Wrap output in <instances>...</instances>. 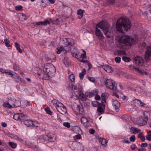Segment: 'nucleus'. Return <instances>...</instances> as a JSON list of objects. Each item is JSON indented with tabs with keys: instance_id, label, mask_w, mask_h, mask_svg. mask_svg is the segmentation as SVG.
I'll use <instances>...</instances> for the list:
<instances>
[{
	"instance_id": "obj_1",
	"label": "nucleus",
	"mask_w": 151,
	"mask_h": 151,
	"mask_svg": "<svg viewBox=\"0 0 151 151\" xmlns=\"http://www.w3.org/2000/svg\"><path fill=\"white\" fill-rule=\"evenodd\" d=\"M131 27L130 22L127 18H121L118 19L116 23V28L119 32L123 33Z\"/></svg>"
},
{
	"instance_id": "obj_2",
	"label": "nucleus",
	"mask_w": 151,
	"mask_h": 151,
	"mask_svg": "<svg viewBox=\"0 0 151 151\" xmlns=\"http://www.w3.org/2000/svg\"><path fill=\"white\" fill-rule=\"evenodd\" d=\"M118 41L120 44H124L125 45L130 46L136 43L138 41V39L136 36L133 38L124 35L120 37Z\"/></svg>"
},
{
	"instance_id": "obj_3",
	"label": "nucleus",
	"mask_w": 151,
	"mask_h": 151,
	"mask_svg": "<svg viewBox=\"0 0 151 151\" xmlns=\"http://www.w3.org/2000/svg\"><path fill=\"white\" fill-rule=\"evenodd\" d=\"M44 73V76L46 80L49 78L54 76L56 71L54 66L50 63L46 64L43 68Z\"/></svg>"
},
{
	"instance_id": "obj_4",
	"label": "nucleus",
	"mask_w": 151,
	"mask_h": 151,
	"mask_svg": "<svg viewBox=\"0 0 151 151\" xmlns=\"http://www.w3.org/2000/svg\"><path fill=\"white\" fill-rule=\"evenodd\" d=\"M51 106L53 109H56L61 114L65 113L67 111L66 108L64 105L57 100H52Z\"/></svg>"
},
{
	"instance_id": "obj_5",
	"label": "nucleus",
	"mask_w": 151,
	"mask_h": 151,
	"mask_svg": "<svg viewBox=\"0 0 151 151\" xmlns=\"http://www.w3.org/2000/svg\"><path fill=\"white\" fill-rule=\"evenodd\" d=\"M150 115V114L149 112L145 111L142 115L139 116L134 119V123L140 126L146 124Z\"/></svg>"
},
{
	"instance_id": "obj_6",
	"label": "nucleus",
	"mask_w": 151,
	"mask_h": 151,
	"mask_svg": "<svg viewBox=\"0 0 151 151\" xmlns=\"http://www.w3.org/2000/svg\"><path fill=\"white\" fill-rule=\"evenodd\" d=\"M105 85L106 87L110 89L113 90L117 92L119 91L117 89V85L115 82L111 79L106 80V81Z\"/></svg>"
},
{
	"instance_id": "obj_7",
	"label": "nucleus",
	"mask_w": 151,
	"mask_h": 151,
	"mask_svg": "<svg viewBox=\"0 0 151 151\" xmlns=\"http://www.w3.org/2000/svg\"><path fill=\"white\" fill-rule=\"evenodd\" d=\"M72 88L74 90V93L76 96L80 98L83 101L86 100V98L83 92L77 89L75 85H72Z\"/></svg>"
},
{
	"instance_id": "obj_8",
	"label": "nucleus",
	"mask_w": 151,
	"mask_h": 151,
	"mask_svg": "<svg viewBox=\"0 0 151 151\" xmlns=\"http://www.w3.org/2000/svg\"><path fill=\"white\" fill-rule=\"evenodd\" d=\"M109 25L108 23L106 21H102L96 25V28H100L102 29L103 31L104 29L105 30L106 29H109Z\"/></svg>"
},
{
	"instance_id": "obj_9",
	"label": "nucleus",
	"mask_w": 151,
	"mask_h": 151,
	"mask_svg": "<svg viewBox=\"0 0 151 151\" xmlns=\"http://www.w3.org/2000/svg\"><path fill=\"white\" fill-rule=\"evenodd\" d=\"M106 37L110 39L111 41L113 40V33L111 27H109V29H106L105 30L104 29L103 32Z\"/></svg>"
},
{
	"instance_id": "obj_10",
	"label": "nucleus",
	"mask_w": 151,
	"mask_h": 151,
	"mask_svg": "<svg viewBox=\"0 0 151 151\" xmlns=\"http://www.w3.org/2000/svg\"><path fill=\"white\" fill-rule=\"evenodd\" d=\"M76 108L77 110V111H74L73 112L76 115L81 116L85 115V113L84 109L82 106L78 105Z\"/></svg>"
},
{
	"instance_id": "obj_11",
	"label": "nucleus",
	"mask_w": 151,
	"mask_h": 151,
	"mask_svg": "<svg viewBox=\"0 0 151 151\" xmlns=\"http://www.w3.org/2000/svg\"><path fill=\"white\" fill-rule=\"evenodd\" d=\"M151 56V45L147 46V50L145 52V60L147 62H149Z\"/></svg>"
},
{
	"instance_id": "obj_12",
	"label": "nucleus",
	"mask_w": 151,
	"mask_h": 151,
	"mask_svg": "<svg viewBox=\"0 0 151 151\" xmlns=\"http://www.w3.org/2000/svg\"><path fill=\"white\" fill-rule=\"evenodd\" d=\"M134 62L138 66H142L143 65L144 61L142 58L140 56H137L134 59Z\"/></svg>"
},
{
	"instance_id": "obj_13",
	"label": "nucleus",
	"mask_w": 151,
	"mask_h": 151,
	"mask_svg": "<svg viewBox=\"0 0 151 151\" xmlns=\"http://www.w3.org/2000/svg\"><path fill=\"white\" fill-rule=\"evenodd\" d=\"M95 35L100 40H102L104 38L101 31L98 28H96Z\"/></svg>"
},
{
	"instance_id": "obj_14",
	"label": "nucleus",
	"mask_w": 151,
	"mask_h": 151,
	"mask_svg": "<svg viewBox=\"0 0 151 151\" xmlns=\"http://www.w3.org/2000/svg\"><path fill=\"white\" fill-rule=\"evenodd\" d=\"M13 118L15 120H22L25 118V116L24 114L22 113H16L14 115Z\"/></svg>"
},
{
	"instance_id": "obj_15",
	"label": "nucleus",
	"mask_w": 151,
	"mask_h": 151,
	"mask_svg": "<svg viewBox=\"0 0 151 151\" xmlns=\"http://www.w3.org/2000/svg\"><path fill=\"white\" fill-rule=\"evenodd\" d=\"M134 69L139 73H140L142 75L146 76L151 78V74L147 72L146 71L140 70L138 68H134Z\"/></svg>"
},
{
	"instance_id": "obj_16",
	"label": "nucleus",
	"mask_w": 151,
	"mask_h": 151,
	"mask_svg": "<svg viewBox=\"0 0 151 151\" xmlns=\"http://www.w3.org/2000/svg\"><path fill=\"white\" fill-rule=\"evenodd\" d=\"M52 20L50 18H48L45 19L44 21L39 22L36 23L37 25H45L47 24H50L52 22Z\"/></svg>"
},
{
	"instance_id": "obj_17",
	"label": "nucleus",
	"mask_w": 151,
	"mask_h": 151,
	"mask_svg": "<svg viewBox=\"0 0 151 151\" xmlns=\"http://www.w3.org/2000/svg\"><path fill=\"white\" fill-rule=\"evenodd\" d=\"M112 103L113 106L115 109L116 111L118 110L120 106L119 102L116 99H113Z\"/></svg>"
},
{
	"instance_id": "obj_18",
	"label": "nucleus",
	"mask_w": 151,
	"mask_h": 151,
	"mask_svg": "<svg viewBox=\"0 0 151 151\" xmlns=\"http://www.w3.org/2000/svg\"><path fill=\"white\" fill-rule=\"evenodd\" d=\"M103 68L104 70L108 73H112L113 71V68L107 65H102Z\"/></svg>"
},
{
	"instance_id": "obj_19",
	"label": "nucleus",
	"mask_w": 151,
	"mask_h": 151,
	"mask_svg": "<svg viewBox=\"0 0 151 151\" xmlns=\"http://www.w3.org/2000/svg\"><path fill=\"white\" fill-rule=\"evenodd\" d=\"M81 123L87 127L89 123V119L85 116H82L81 119Z\"/></svg>"
},
{
	"instance_id": "obj_20",
	"label": "nucleus",
	"mask_w": 151,
	"mask_h": 151,
	"mask_svg": "<svg viewBox=\"0 0 151 151\" xmlns=\"http://www.w3.org/2000/svg\"><path fill=\"white\" fill-rule=\"evenodd\" d=\"M49 137L47 135H45L40 136L37 139L39 142L48 141Z\"/></svg>"
},
{
	"instance_id": "obj_21",
	"label": "nucleus",
	"mask_w": 151,
	"mask_h": 151,
	"mask_svg": "<svg viewBox=\"0 0 151 151\" xmlns=\"http://www.w3.org/2000/svg\"><path fill=\"white\" fill-rule=\"evenodd\" d=\"M78 143L75 142L73 141H70L69 145L70 147L72 149L76 150Z\"/></svg>"
},
{
	"instance_id": "obj_22",
	"label": "nucleus",
	"mask_w": 151,
	"mask_h": 151,
	"mask_svg": "<svg viewBox=\"0 0 151 151\" xmlns=\"http://www.w3.org/2000/svg\"><path fill=\"white\" fill-rule=\"evenodd\" d=\"M130 131L133 134H137L140 132L141 130L137 128L132 127L130 129Z\"/></svg>"
},
{
	"instance_id": "obj_23",
	"label": "nucleus",
	"mask_w": 151,
	"mask_h": 151,
	"mask_svg": "<svg viewBox=\"0 0 151 151\" xmlns=\"http://www.w3.org/2000/svg\"><path fill=\"white\" fill-rule=\"evenodd\" d=\"M24 124L27 127L32 126V121L30 119H27L24 122Z\"/></svg>"
},
{
	"instance_id": "obj_24",
	"label": "nucleus",
	"mask_w": 151,
	"mask_h": 151,
	"mask_svg": "<svg viewBox=\"0 0 151 151\" xmlns=\"http://www.w3.org/2000/svg\"><path fill=\"white\" fill-rule=\"evenodd\" d=\"M69 40V39L67 40L66 38H64L63 40L64 41L63 43L66 46H68V45H73L74 44L73 42H70Z\"/></svg>"
},
{
	"instance_id": "obj_25",
	"label": "nucleus",
	"mask_w": 151,
	"mask_h": 151,
	"mask_svg": "<svg viewBox=\"0 0 151 151\" xmlns=\"http://www.w3.org/2000/svg\"><path fill=\"white\" fill-rule=\"evenodd\" d=\"M105 105L103 104L101 106H99L97 108V111L99 113H101L103 112L104 111Z\"/></svg>"
},
{
	"instance_id": "obj_26",
	"label": "nucleus",
	"mask_w": 151,
	"mask_h": 151,
	"mask_svg": "<svg viewBox=\"0 0 151 151\" xmlns=\"http://www.w3.org/2000/svg\"><path fill=\"white\" fill-rule=\"evenodd\" d=\"M86 73V71L85 69H83L82 71L79 74L80 78L81 79H83L85 74Z\"/></svg>"
},
{
	"instance_id": "obj_27",
	"label": "nucleus",
	"mask_w": 151,
	"mask_h": 151,
	"mask_svg": "<svg viewBox=\"0 0 151 151\" xmlns=\"http://www.w3.org/2000/svg\"><path fill=\"white\" fill-rule=\"evenodd\" d=\"M73 131L74 132L78 133H81L82 132L80 128L78 126H75L74 127Z\"/></svg>"
},
{
	"instance_id": "obj_28",
	"label": "nucleus",
	"mask_w": 151,
	"mask_h": 151,
	"mask_svg": "<svg viewBox=\"0 0 151 151\" xmlns=\"http://www.w3.org/2000/svg\"><path fill=\"white\" fill-rule=\"evenodd\" d=\"M15 46L18 52L20 53H22V49L20 48L19 45L17 42L14 43Z\"/></svg>"
},
{
	"instance_id": "obj_29",
	"label": "nucleus",
	"mask_w": 151,
	"mask_h": 151,
	"mask_svg": "<svg viewBox=\"0 0 151 151\" xmlns=\"http://www.w3.org/2000/svg\"><path fill=\"white\" fill-rule=\"evenodd\" d=\"M99 142L103 145H106L107 143V141L105 139L100 138L99 139Z\"/></svg>"
},
{
	"instance_id": "obj_30",
	"label": "nucleus",
	"mask_w": 151,
	"mask_h": 151,
	"mask_svg": "<svg viewBox=\"0 0 151 151\" xmlns=\"http://www.w3.org/2000/svg\"><path fill=\"white\" fill-rule=\"evenodd\" d=\"M82 51L83 52V53L82 54H80V55H79V57H80V58L85 59L86 58V52L83 50H82Z\"/></svg>"
},
{
	"instance_id": "obj_31",
	"label": "nucleus",
	"mask_w": 151,
	"mask_h": 151,
	"mask_svg": "<svg viewBox=\"0 0 151 151\" xmlns=\"http://www.w3.org/2000/svg\"><path fill=\"white\" fill-rule=\"evenodd\" d=\"M11 101V104H12L14 105H19V106L20 105V102L19 101H16L14 99H9Z\"/></svg>"
},
{
	"instance_id": "obj_32",
	"label": "nucleus",
	"mask_w": 151,
	"mask_h": 151,
	"mask_svg": "<svg viewBox=\"0 0 151 151\" xmlns=\"http://www.w3.org/2000/svg\"><path fill=\"white\" fill-rule=\"evenodd\" d=\"M132 103L133 105L137 107H139V103H140L139 100L135 99L132 101Z\"/></svg>"
},
{
	"instance_id": "obj_33",
	"label": "nucleus",
	"mask_w": 151,
	"mask_h": 151,
	"mask_svg": "<svg viewBox=\"0 0 151 151\" xmlns=\"http://www.w3.org/2000/svg\"><path fill=\"white\" fill-rule=\"evenodd\" d=\"M146 46V44L144 42L141 43L139 46V47L141 50H143L145 48Z\"/></svg>"
},
{
	"instance_id": "obj_34",
	"label": "nucleus",
	"mask_w": 151,
	"mask_h": 151,
	"mask_svg": "<svg viewBox=\"0 0 151 151\" xmlns=\"http://www.w3.org/2000/svg\"><path fill=\"white\" fill-rule=\"evenodd\" d=\"M77 14L79 16V18H82L83 15V11L81 9H79L77 12Z\"/></svg>"
},
{
	"instance_id": "obj_35",
	"label": "nucleus",
	"mask_w": 151,
	"mask_h": 151,
	"mask_svg": "<svg viewBox=\"0 0 151 151\" xmlns=\"http://www.w3.org/2000/svg\"><path fill=\"white\" fill-rule=\"evenodd\" d=\"M108 94L107 93H104L102 94L101 97L102 98L103 100H104V101L102 102L103 103L106 102L105 99L108 97Z\"/></svg>"
},
{
	"instance_id": "obj_36",
	"label": "nucleus",
	"mask_w": 151,
	"mask_h": 151,
	"mask_svg": "<svg viewBox=\"0 0 151 151\" xmlns=\"http://www.w3.org/2000/svg\"><path fill=\"white\" fill-rule=\"evenodd\" d=\"M117 55H126V54L125 51L124 50H118L117 51Z\"/></svg>"
},
{
	"instance_id": "obj_37",
	"label": "nucleus",
	"mask_w": 151,
	"mask_h": 151,
	"mask_svg": "<svg viewBox=\"0 0 151 151\" xmlns=\"http://www.w3.org/2000/svg\"><path fill=\"white\" fill-rule=\"evenodd\" d=\"M19 19L21 21L24 20L26 19V16L24 13H21L19 15Z\"/></svg>"
},
{
	"instance_id": "obj_38",
	"label": "nucleus",
	"mask_w": 151,
	"mask_h": 151,
	"mask_svg": "<svg viewBox=\"0 0 151 151\" xmlns=\"http://www.w3.org/2000/svg\"><path fill=\"white\" fill-rule=\"evenodd\" d=\"M83 150V147L80 144L78 143L76 149L77 151H82Z\"/></svg>"
},
{
	"instance_id": "obj_39",
	"label": "nucleus",
	"mask_w": 151,
	"mask_h": 151,
	"mask_svg": "<svg viewBox=\"0 0 151 151\" xmlns=\"http://www.w3.org/2000/svg\"><path fill=\"white\" fill-rule=\"evenodd\" d=\"M9 145L13 148H15L17 146V144L14 142H9Z\"/></svg>"
},
{
	"instance_id": "obj_40",
	"label": "nucleus",
	"mask_w": 151,
	"mask_h": 151,
	"mask_svg": "<svg viewBox=\"0 0 151 151\" xmlns=\"http://www.w3.org/2000/svg\"><path fill=\"white\" fill-rule=\"evenodd\" d=\"M72 55L73 56L76 58H77V60L79 59V55H80V52H78L76 53H72Z\"/></svg>"
},
{
	"instance_id": "obj_41",
	"label": "nucleus",
	"mask_w": 151,
	"mask_h": 151,
	"mask_svg": "<svg viewBox=\"0 0 151 151\" xmlns=\"http://www.w3.org/2000/svg\"><path fill=\"white\" fill-rule=\"evenodd\" d=\"M64 49V48L63 47H61L57 48L56 50V51L57 53L60 54Z\"/></svg>"
},
{
	"instance_id": "obj_42",
	"label": "nucleus",
	"mask_w": 151,
	"mask_h": 151,
	"mask_svg": "<svg viewBox=\"0 0 151 151\" xmlns=\"http://www.w3.org/2000/svg\"><path fill=\"white\" fill-rule=\"evenodd\" d=\"M3 106L6 108H11L10 107L12 106V105H9V104L8 102H5L3 103Z\"/></svg>"
},
{
	"instance_id": "obj_43",
	"label": "nucleus",
	"mask_w": 151,
	"mask_h": 151,
	"mask_svg": "<svg viewBox=\"0 0 151 151\" xmlns=\"http://www.w3.org/2000/svg\"><path fill=\"white\" fill-rule=\"evenodd\" d=\"M84 96L86 97H86H91L93 96L92 93V92H87L85 93V95L84 94Z\"/></svg>"
},
{
	"instance_id": "obj_44",
	"label": "nucleus",
	"mask_w": 151,
	"mask_h": 151,
	"mask_svg": "<svg viewBox=\"0 0 151 151\" xmlns=\"http://www.w3.org/2000/svg\"><path fill=\"white\" fill-rule=\"evenodd\" d=\"M39 125L40 123L36 121H32V126L38 127L39 126Z\"/></svg>"
},
{
	"instance_id": "obj_45",
	"label": "nucleus",
	"mask_w": 151,
	"mask_h": 151,
	"mask_svg": "<svg viewBox=\"0 0 151 151\" xmlns=\"http://www.w3.org/2000/svg\"><path fill=\"white\" fill-rule=\"evenodd\" d=\"M69 79L72 82H74L75 81V76L73 74H72L70 75Z\"/></svg>"
},
{
	"instance_id": "obj_46",
	"label": "nucleus",
	"mask_w": 151,
	"mask_h": 151,
	"mask_svg": "<svg viewBox=\"0 0 151 151\" xmlns=\"http://www.w3.org/2000/svg\"><path fill=\"white\" fill-rule=\"evenodd\" d=\"M122 59L125 62H129L131 60V59L129 58L126 56L123 57Z\"/></svg>"
},
{
	"instance_id": "obj_47",
	"label": "nucleus",
	"mask_w": 151,
	"mask_h": 151,
	"mask_svg": "<svg viewBox=\"0 0 151 151\" xmlns=\"http://www.w3.org/2000/svg\"><path fill=\"white\" fill-rule=\"evenodd\" d=\"M56 139L54 137V135H52V137H49L48 141L50 142H54Z\"/></svg>"
},
{
	"instance_id": "obj_48",
	"label": "nucleus",
	"mask_w": 151,
	"mask_h": 151,
	"mask_svg": "<svg viewBox=\"0 0 151 151\" xmlns=\"http://www.w3.org/2000/svg\"><path fill=\"white\" fill-rule=\"evenodd\" d=\"M45 110L47 114L50 115L52 114V112L51 111L50 108L48 107L46 108H45Z\"/></svg>"
},
{
	"instance_id": "obj_49",
	"label": "nucleus",
	"mask_w": 151,
	"mask_h": 151,
	"mask_svg": "<svg viewBox=\"0 0 151 151\" xmlns=\"http://www.w3.org/2000/svg\"><path fill=\"white\" fill-rule=\"evenodd\" d=\"M7 102L9 105H12L11 106V108H15L19 106V105H14L12 104H11V101H10V100H8Z\"/></svg>"
},
{
	"instance_id": "obj_50",
	"label": "nucleus",
	"mask_w": 151,
	"mask_h": 151,
	"mask_svg": "<svg viewBox=\"0 0 151 151\" xmlns=\"http://www.w3.org/2000/svg\"><path fill=\"white\" fill-rule=\"evenodd\" d=\"M63 125L64 127L69 128L70 127V124L68 122H64L63 123Z\"/></svg>"
},
{
	"instance_id": "obj_51",
	"label": "nucleus",
	"mask_w": 151,
	"mask_h": 151,
	"mask_svg": "<svg viewBox=\"0 0 151 151\" xmlns=\"http://www.w3.org/2000/svg\"><path fill=\"white\" fill-rule=\"evenodd\" d=\"M91 104L93 106L95 107H97L99 105L98 102L96 101H92Z\"/></svg>"
},
{
	"instance_id": "obj_52",
	"label": "nucleus",
	"mask_w": 151,
	"mask_h": 151,
	"mask_svg": "<svg viewBox=\"0 0 151 151\" xmlns=\"http://www.w3.org/2000/svg\"><path fill=\"white\" fill-rule=\"evenodd\" d=\"M4 41L5 45L6 47H9L10 46V45L9 44V40L7 39H5L4 40Z\"/></svg>"
},
{
	"instance_id": "obj_53",
	"label": "nucleus",
	"mask_w": 151,
	"mask_h": 151,
	"mask_svg": "<svg viewBox=\"0 0 151 151\" xmlns=\"http://www.w3.org/2000/svg\"><path fill=\"white\" fill-rule=\"evenodd\" d=\"M81 135L78 133V134L75 135L74 137V138L75 140L81 139Z\"/></svg>"
},
{
	"instance_id": "obj_54",
	"label": "nucleus",
	"mask_w": 151,
	"mask_h": 151,
	"mask_svg": "<svg viewBox=\"0 0 151 151\" xmlns=\"http://www.w3.org/2000/svg\"><path fill=\"white\" fill-rule=\"evenodd\" d=\"M13 68L14 70L16 71L19 70V65L16 64H14L13 65Z\"/></svg>"
},
{
	"instance_id": "obj_55",
	"label": "nucleus",
	"mask_w": 151,
	"mask_h": 151,
	"mask_svg": "<svg viewBox=\"0 0 151 151\" xmlns=\"http://www.w3.org/2000/svg\"><path fill=\"white\" fill-rule=\"evenodd\" d=\"M88 78L89 81L92 83H94L96 82V79L94 77H88Z\"/></svg>"
},
{
	"instance_id": "obj_56",
	"label": "nucleus",
	"mask_w": 151,
	"mask_h": 151,
	"mask_svg": "<svg viewBox=\"0 0 151 151\" xmlns=\"http://www.w3.org/2000/svg\"><path fill=\"white\" fill-rule=\"evenodd\" d=\"M121 60V58L119 57H116L115 58V60L116 63H119Z\"/></svg>"
},
{
	"instance_id": "obj_57",
	"label": "nucleus",
	"mask_w": 151,
	"mask_h": 151,
	"mask_svg": "<svg viewBox=\"0 0 151 151\" xmlns=\"http://www.w3.org/2000/svg\"><path fill=\"white\" fill-rule=\"evenodd\" d=\"M146 139L147 140L151 141V135L147 132V134L146 136Z\"/></svg>"
},
{
	"instance_id": "obj_58",
	"label": "nucleus",
	"mask_w": 151,
	"mask_h": 151,
	"mask_svg": "<svg viewBox=\"0 0 151 151\" xmlns=\"http://www.w3.org/2000/svg\"><path fill=\"white\" fill-rule=\"evenodd\" d=\"M129 139L131 142H134L135 141V137L134 135H132L129 138Z\"/></svg>"
},
{
	"instance_id": "obj_59",
	"label": "nucleus",
	"mask_w": 151,
	"mask_h": 151,
	"mask_svg": "<svg viewBox=\"0 0 151 151\" xmlns=\"http://www.w3.org/2000/svg\"><path fill=\"white\" fill-rule=\"evenodd\" d=\"M15 9L17 11H19L22 9V7L21 5H19L16 6Z\"/></svg>"
},
{
	"instance_id": "obj_60",
	"label": "nucleus",
	"mask_w": 151,
	"mask_h": 151,
	"mask_svg": "<svg viewBox=\"0 0 151 151\" xmlns=\"http://www.w3.org/2000/svg\"><path fill=\"white\" fill-rule=\"evenodd\" d=\"M4 73L8 75H13V74L11 73V71L10 70H6Z\"/></svg>"
},
{
	"instance_id": "obj_61",
	"label": "nucleus",
	"mask_w": 151,
	"mask_h": 151,
	"mask_svg": "<svg viewBox=\"0 0 151 151\" xmlns=\"http://www.w3.org/2000/svg\"><path fill=\"white\" fill-rule=\"evenodd\" d=\"M92 93L93 96L94 95L96 96L98 93V90L97 89L93 90L92 91Z\"/></svg>"
},
{
	"instance_id": "obj_62",
	"label": "nucleus",
	"mask_w": 151,
	"mask_h": 151,
	"mask_svg": "<svg viewBox=\"0 0 151 151\" xmlns=\"http://www.w3.org/2000/svg\"><path fill=\"white\" fill-rule=\"evenodd\" d=\"M63 62L64 63L65 65L66 66L68 65L69 64V61H67L65 59L63 60Z\"/></svg>"
},
{
	"instance_id": "obj_63",
	"label": "nucleus",
	"mask_w": 151,
	"mask_h": 151,
	"mask_svg": "<svg viewBox=\"0 0 151 151\" xmlns=\"http://www.w3.org/2000/svg\"><path fill=\"white\" fill-rule=\"evenodd\" d=\"M148 144L147 143H142L141 145V147H147Z\"/></svg>"
},
{
	"instance_id": "obj_64",
	"label": "nucleus",
	"mask_w": 151,
	"mask_h": 151,
	"mask_svg": "<svg viewBox=\"0 0 151 151\" xmlns=\"http://www.w3.org/2000/svg\"><path fill=\"white\" fill-rule=\"evenodd\" d=\"M95 130L93 129H91L89 130V132L91 134H93L94 133Z\"/></svg>"
}]
</instances>
